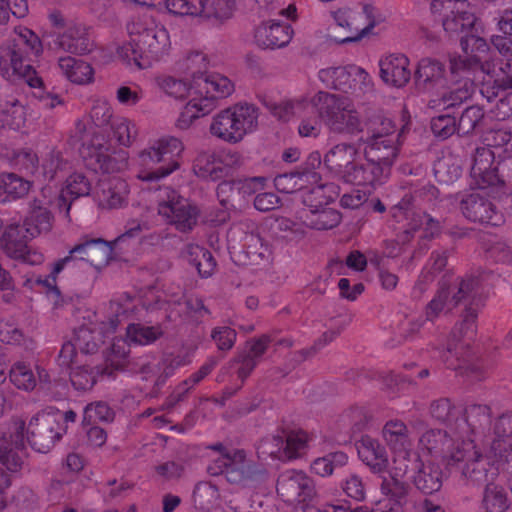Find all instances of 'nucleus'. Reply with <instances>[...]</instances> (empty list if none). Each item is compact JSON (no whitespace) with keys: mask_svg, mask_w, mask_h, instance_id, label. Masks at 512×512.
Instances as JSON below:
<instances>
[{"mask_svg":"<svg viewBox=\"0 0 512 512\" xmlns=\"http://www.w3.org/2000/svg\"><path fill=\"white\" fill-rule=\"evenodd\" d=\"M111 130L116 142L124 147L130 146L137 136L136 124L125 117H116L111 122Z\"/></svg>","mask_w":512,"mask_h":512,"instance_id":"obj_51","label":"nucleus"},{"mask_svg":"<svg viewBox=\"0 0 512 512\" xmlns=\"http://www.w3.org/2000/svg\"><path fill=\"white\" fill-rule=\"evenodd\" d=\"M431 9L442 15L443 28L447 33L463 34V56L450 57V74L455 82L464 80L462 86L448 89L444 65L433 58L421 59L415 72L416 79L443 90L429 100L431 109H449L468 99L472 92L471 74L479 81L480 93L489 102L502 90L512 88V59L497 63L489 61V46L480 36L481 25L475 9L467 0H434Z\"/></svg>","mask_w":512,"mask_h":512,"instance_id":"obj_1","label":"nucleus"},{"mask_svg":"<svg viewBox=\"0 0 512 512\" xmlns=\"http://www.w3.org/2000/svg\"><path fill=\"white\" fill-rule=\"evenodd\" d=\"M316 182V176L313 174H300L299 172L279 175L274 180V185L278 191L283 193L302 192L308 188L307 183Z\"/></svg>","mask_w":512,"mask_h":512,"instance_id":"obj_46","label":"nucleus"},{"mask_svg":"<svg viewBox=\"0 0 512 512\" xmlns=\"http://www.w3.org/2000/svg\"><path fill=\"white\" fill-rule=\"evenodd\" d=\"M433 134L440 139H446L456 131V120L450 114L439 115L431 121Z\"/></svg>","mask_w":512,"mask_h":512,"instance_id":"obj_61","label":"nucleus"},{"mask_svg":"<svg viewBox=\"0 0 512 512\" xmlns=\"http://www.w3.org/2000/svg\"><path fill=\"white\" fill-rule=\"evenodd\" d=\"M308 188L304 189L302 200L309 208L325 206L338 196V188L333 184H324L321 178L317 182L307 183Z\"/></svg>","mask_w":512,"mask_h":512,"instance_id":"obj_39","label":"nucleus"},{"mask_svg":"<svg viewBox=\"0 0 512 512\" xmlns=\"http://www.w3.org/2000/svg\"><path fill=\"white\" fill-rule=\"evenodd\" d=\"M403 494L401 496L394 495L393 491L384 492L381 491L383 494V498L379 500L376 504V511L377 512H403L402 511V502L406 496L407 492V486L404 482V489Z\"/></svg>","mask_w":512,"mask_h":512,"instance_id":"obj_64","label":"nucleus"},{"mask_svg":"<svg viewBox=\"0 0 512 512\" xmlns=\"http://www.w3.org/2000/svg\"><path fill=\"white\" fill-rule=\"evenodd\" d=\"M381 436L390 454L394 455L393 473L397 476H406L410 466L417 460L416 453L411 448L408 427L399 419H389L383 425Z\"/></svg>","mask_w":512,"mask_h":512,"instance_id":"obj_17","label":"nucleus"},{"mask_svg":"<svg viewBox=\"0 0 512 512\" xmlns=\"http://www.w3.org/2000/svg\"><path fill=\"white\" fill-rule=\"evenodd\" d=\"M80 362L81 360L79 359L78 362H74L68 367L71 368L70 380L76 390H89L96 383V378L99 374H111V372H108L107 370L100 371L99 369H88L85 365L73 366L74 364H78Z\"/></svg>","mask_w":512,"mask_h":512,"instance_id":"obj_48","label":"nucleus"},{"mask_svg":"<svg viewBox=\"0 0 512 512\" xmlns=\"http://www.w3.org/2000/svg\"><path fill=\"white\" fill-rule=\"evenodd\" d=\"M59 67L65 77L72 83L85 85L94 80L92 66L81 59L70 56L60 58Z\"/></svg>","mask_w":512,"mask_h":512,"instance_id":"obj_37","label":"nucleus"},{"mask_svg":"<svg viewBox=\"0 0 512 512\" xmlns=\"http://www.w3.org/2000/svg\"><path fill=\"white\" fill-rule=\"evenodd\" d=\"M359 459L369 470L382 477L381 491H393L394 495L401 496L404 489L405 476L393 473L394 455L389 456L386 448L375 438L364 435L356 443Z\"/></svg>","mask_w":512,"mask_h":512,"instance_id":"obj_15","label":"nucleus"},{"mask_svg":"<svg viewBox=\"0 0 512 512\" xmlns=\"http://www.w3.org/2000/svg\"><path fill=\"white\" fill-rule=\"evenodd\" d=\"M416 462L410 466L408 473L413 471V482L417 489L425 494H432L440 490L443 482V473L433 460L423 461L416 453Z\"/></svg>","mask_w":512,"mask_h":512,"instance_id":"obj_30","label":"nucleus"},{"mask_svg":"<svg viewBox=\"0 0 512 512\" xmlns=\"http://www.w3.org/2000/svg\"><path fill=\"white\" fill-rule=\"evenodd\" d=\"M277 228L281 232L286 233V236L293 240H299L306 235L309 224L302 216H296L294 219L282 216L276 219Z\"/></svg>","mask_w":512,"mask_h":512,"instance_id":"obj_55","label":"nucleus"},{"mask_svg":"<svg viewBox=\"0 0 512 512\" xmlns=\"http://www.w3.org/2000/svg\"><path fill=\"white\" fill-rule=\"evenodd\" d=\"M434 173L440 182L452 183L461 175L460 160L452 155L444 156L434 164Z\"/></svg>","mask_w":512,"mask_h":512,"instance_id":"obj_53","label":"nucleus"},{"mask_svg":"<svg viewBox=\"0 0 512 512\" xmlns=\"http://www.w3.org/2000/svg\"><path fill=\"white\" fill-rule=\"evenodd\" d=\"M10 380L19 389L29 391L36 386L32 369L23 362L15 363L10 370Z\"/></svg>","mask_w":512,"mask_h":512,"instance_id":"obj_56","label":"nucleus"},{"mask_svg":"<svg viewBox=\"0 0 512 512\" xmlns=\"http://www.w3.org/2000/svg\"><path fill=\"white\" fill-rule=\"evenodd\" d=\"M293 28L277 19L261 21L254 29V41L263 49H279L287 46L293 38Z\"/></svg>","mask_w":512,"mask_h":512,"instance_id":"obj_28","label":"nucleus"},{"mask_svg":"<svg viewBox=\"0 0 512 512\" xmlns=\"http://www.w3.org/2000/svg\"><path fill=\"white\" fill-rule=\"evenodd\" d=\"M248 349V354L246 358L243 360L242 366L239 369V376L241 378L247 377L249 375V373L253 370V368L256 365L254 359L262 355V353H264L266 349V338L249 342Z\"/></svg>","mask_w":512,"mask_h":512,"instance_id":"obj_59","label":"nucleus"},{"mask_svg":"<svg viewBox=\"0 0 512 512\" xmlns=\"http://www.w3.org/2000/svg\"><path fill=\"white\" fill-rule=\"evenodd\" d=\"M277 493L286 504L299 506L301 512H309L317 496L313 480L297 470H289L279 476Z\"/></svg>","mask_w":512,"mask_h":512,"instance_id":"obj_22","label":"nucleus"},{"mask_svg":"<svg viewBox=\"0 0 512 512\" xmlns=\"http://www.w3.org/2000/svg\"><path fill=\"white\" fill-rule=\"evenodd\" d=\"M113 418V412L103 402L89 404L84 409L83 422L91 424L97 421H109Z\"/></svg>","mask_w":512,"mask_h":512,"instance_id":"obj_63","label":"nucleus"},{"mask_svg":"<svg viewBox=\"0 0 512 512\" xmlns=\"http://www.w3.org/2000/svg\"><path fill=\"white\" fill-rule=\"evenodd\" d=\"M471 184L480 190L502 183L498 174V163L490 148H478L473 157L470 171Z\"/></svg>","mask_w":512,"mask_h":512,"instance_id":"obj_26","label":"nucleus"},{"mask_svg":"<svg viewBox=\"0 0 512 512\" xmlns=\"http://www.w3.org/2000/svg\"><path fill=\"white\" fill-rule=\"evenodd\" d=\"M399 136L390 119L375 122L364 151L369 155V159L375 160L389 172L398 153Z\"/></svg>","mask_w":512,"mask_h":512,"instance_id":"obj_21","label":"nucleus"},{"mask_svg":"<svg viewBox=\"0 0 512 512\" xmlns=\"http://www.w3.org/2000/svg\"><path fill=\"white\" fill-rule=\"evenodd\" d=\"M113 115L111 104L103 98L95 99L86 119L76 123V132L82 140L80 154L86 166L103 175H112L128 167L125 151L110 153V144L96 129L110 123Z\"/></svg>","mask_w":512,"mask_h":512,"instance_id":"obj_5","label":"nucleus"},{"mask_svg":"<svg viewBox=\"0 0 512 512\" xmlns=\"http://www.w3.org/2000/svg\"><path fill=\"white\" fill-rule=\"evenodd\" d=\"M197 0H165L163 8L170 14L198 17Z\"/></svg>","mask_w":512,"mask_h":512,"instance_id":"obj_58","label":"nucleus"},{"mask_svg":"<svg viewBox=\"0 0 512 512\" xmlns=\"http://www.w3.org/2000/svg\"><path fill=\"white\" fill-rule=\"evenodd\" d=\"M112 344L108 349L103 352L105 354L106 361L110 363L114 369H122L124 365L125 357L128 353L127 343L122 339L111 338Z\"/></svg>","mask_w":512,"mask_h":512,"instance_id":"obj_60","label":"nucleus"},{"mask_svg":"<svg viewBox=\"0 0 512 512\" xmlns=\"http://www.w3.org/2000/svg\"><path fill=\"white\" fill-rule=\"evenodd\" d=\"M198 18L215 25H221L230 20L241 0H197Z\"/></svg>","mask_w":512,"mask_h":512,"instance_id":"obj_35","label":"nucleus"},{"mask_svg":"<svg viewBox=\"0 0 512 512\" xmlns=\"http://www.w3.org/2000/svg\"><path fill=\"white\" fill-rule=\"evenodd\" d=\"M185 150L181 139L165 135L151 141L134 158L137 178L142 181H159L177 171Z\"/></svg>","mask_w":512,"mask_h":512,"instance_id":"obj_10","label":"nucleus"},{"mask_svg":"<svg viewBox=\"0 0 512 512\" xmlns=\"http://www.w3.org/2000/svg\"><path fill=\"white\" fill-rule=\"evenodd\" d=\"M380 77L393 87L405 86L411 78L410 61L403 54H389L379 61Z\"/></svg>","mask_w":512,"mask_h":512,"instance_id":"obj_31","label":"nucleus"},{"mask_svg":"<svg viewBox=\"0 0 512 512\" xmlns=\"http://www.w3.org/2000/svg\"><path fill=\"white\" fill-rule=\"evenodd\" d=\"M256 230L257 224L253 220L242 219L233 223L227 233L230 249L235 253H244L253 265L268 261L270 257L268 246L262 242Z\"/></svg>","mask_w":512,"mask_h":512,"instance_id":"obj_20","label":"nucleus"},{"mask_svg":"<svg viewBox=\"0 0 512 512\" xmlns=\"http://www.w3.org/2000/svg\"><path fill=\"white\" fill-rule=\"evenodd\" d=\"M84 319H87V322H84L75 330L70 341L63 344L58 357L60 366L69 367L74 362L79 361L76 349L85 354L97 352L100 346L105 344L104 339H110L115 331L116 324L114 320H111L109 326L106 327L104 323H98L96 313L88 312Z\"/></svg>","mask_w":512,"mask_h":512,"instance_id":"obj_14","label":"nucleus"},{"mask_svg":"<svg viewBox=\"0 0 512 512\" xmlns=\"http://www.w3.org/2000/svg\"><path fill=\"white\" fill-rule=\"evenodd\" d=\"M30 188V181L15 174H2L0 175V202L23 197Z\"/></svg>","mask_w":512,"mask_h":512,"instance_id":"obj_43","label":"nucleus"},{"mask_svg":"<svg viewBox=\"0 0 512 512\" xmlns=\"http://www.w3.org/2000/svg\"><path fill=\"white\" fill-rule=\"evenodd\" d=\"M510 506L505 489L496 484L486 487L483 497V508L486 512H505Z\"/></svg>","mask_w":512,"mask_h":512,"instance_id":"obj_49","label":"nucleus"},{"mask_svg":"<svg viewBox=\"0 0 512 512\" xmlns=\"http://www.w3.org/2000/svg\"><path fill=\"white\" fill-rule=\"evenodd\" d=\"M309 228L317 230H326L336 227L341 220L340 213L330 207L310 208V214L306 215Z\"/></svg>","mask_w":512,"mask_h":512,"instance_id":"obj_44","label":"nucleus"},{"mask_svg":"<svg viewBox=\"0 0 512 512\" xmlns=\"http://www.w3.org/2000/svg\"><path fill=\"white\" fill-rule=\"evenodd\" d=\"M49 207L57 209L55 200L52 197V187L47 185L41 190V199H35L31 210L25 218L26 236L36 238L43 233L51 230L53 225V216Z\"/></svg>","mask_w":512,"mask_h":512,"instance_id":"obj_25","label":"nucleus"},{"mask_svg":"<svg viewBox=\"0 0 512 512\" xmlns=\"http://www.w3.org/2000/svg\"><path fill=\"white\" fill-rule=\"evenodd\" d=\"M420 446L429 452L435 451L439 444L448 447L444 460L447 464V470L457 469L466 477L474 482L486 480L488 469L487 465L499 468L502 462L512 460V436L495 439L490 451L486 455H481L472 440H450L446 434L440 430H429L425 432L420 440Z\"/></svg>","mask_w":512,"mask_h":512,"instance_id":"obj_4","label":"nucleus"},{"mask_svg":"<svg viewBox=\"0 0 512 512\" xmlns=\"http://www.w3.org/2000/svg\"><path fill=\"white\" fill-rule=\"evenodd\" d=\"M216 194L222 208L208 219V222L214 226L226 223L236 212L233 205L234 185L232 182H221L217 187Z\"/></svg>","mask_w":512,"mask_h":512,"instance_id":"obj_41","label":"nucleus"},{"mask_svg":"<svg viewBox=\"0 0 512 512\" xmlns=\"http://www.w3.org/2000/svg\"><path fill=\"white\" fill-rule=\"evenodd\" d=\"M193 501L196 507L210 510L221 502V493L215 481H202L196 484L193 491Z\"/></svg>","mask_w":512,"mask_h":512,"instance_id":"obj_42","label":"nucleus"},{"mask_svg":"<svg viewBox=\"0 0 512 512\" xmlns=\"http://www.w3.org/2000/svg\"><path fill=\"white\" fill-rule=\"evenodd\" d=\"M347 463V454L337 451L314 459L310 465V469L315 475L328 477L333 474L335 468L343 467Z\"/></svg>","mask_w":512,"mask_h":512,"instance_id":"obj_47","label":"nucleus"},{"mask_svg":"<svg viewBox=\"0 0 512 512\" xmlns=\"http://www.w3.org/2000/svg\"><path fill=\"white\" fill-rule=\"evenodd\" d=\"M0 341L10 345H23L27 337L13 321H0Z\"/></svg>","mask_w":512,"mask_h":512,"instance_id":"obj_62","label":"nucleus"},{"mask_svg":"<svg viewBox=\"0 0 512 512\" xmlns=\"http://www.w3.org/2000/svg\"><path fill=\"white\" fill-rule=\"evenodd\" d=\"M129 41L121 45L118 56L129 66L149 69L164 61L172 51L168 29L151 17H138L127 25Z\"/></svg>","mask_w":512,"mask_h":512,"instance_id":"obj_6","label":"nucleus"},{"mask_svg":"<svg viewBox=\"0 0 512 512\" xmlns=\"http://www.w3.org/2000/svg\"><path fill=\"white\" fill-rule=\"evenodd\" d=\"M156 87L165 95L176 100L188 98L191 100L192 81L185 78H177L170 74H159L154 78Z\"/></svg>","mask_w":512,"mask_h":512,"instance_id":"obj_38","label":"nucleus"},{"mask_svg":"<svg viewBox=\"0 0 512 512\" xmlns=\"http://www.w3.org/2000/svg\"><path fill=\"white\" fill-rule=\"evenodd\" d=\"M369 158L365 151L360 152L352 145L337 144L325 155L324 164L346 183L375 188L387 179L389 172Z\"/></svg>","mask_w":512,"mask_h":512,"instance_id":"obj_8","label":"nucleus"},{"mask_svg":"<svg viewBox=\"0 0 512 512\" xmlns=\"http://www.w3.org/2000/svg\"><path fill=\"white\" fill-rule=\"evenodd\" d=\"M461 210L467 219L474 222L497 225L500 220L493 205L479 192L464 196L461 200Z\"/></svg>","mask_w":512,"mask_h":512,"instance_id":"obj_33","label":"nucleus"},{"mask_svg":"<svg viewBox=\"0 0 512 512\" xmlns=\"http://www.w3.org/2000/svg\"><path fill=\"white\" fill-rule=\"evenodd\" d=\"M234 84L224 75L212 73L195 77L192 81V99L187 100L175 120L179 130H188L194 122L209 115L216 107L218 99L230 96Z\"/></svg>","mask_w":512,"mask_h":512,"instance_id":"obj_9","label":"nucleus"},{"mask_svg":"<svg viewBox=\"0 0 512 512\" xmlns=\"http://www.w3.org/2000/svg\"><path fill=\"white\" fill-rule=\"evenodd\" d=\"M410 201L403 199L393 207L392 215L398 223L408 221L407 233L411 231L420 232L424 238L434 237L439 232V223L427 214L416 213L409 208Z\"/></svg>","mask_w":512,"mask_h":512,"instance_id":"obj_29","label":"nucleus"},{"mask_svg":"<svg viewBox=\"0 0 512 512\" xmlns=\"http://www.w3.org/2000/svg\"><path fill=\"white\" fill-rule=\"evenodd\" d=\"M91 192V183L82 173L71 174L64 182L61 190L56 194L52 191V197L59 211L69 213L71 203L80 197L88 196Z\"/></svg>","mask_w":512,"mask_h":512,"instance_id":"obj_32","label":"nucleus"},{"mask_svg":"<svg viewBox=\"0 0 512 512\" xmlns=\"http://www.w3.org/2000/svg\"><path fill=\"white\" fill-rule=\"evenodd\" d=\"M33 238L26 236V222L21 226L19 222L8 224L2 234L1 244L5 252L14 259L21 260L29 265H39L44 261V255L27 245Z\"/></svg>","mask_w":512,"mask_h":512,"instance_id":"obj_23","label":"nucleus"},{"mask_svg":"<svg viewBox=\"0 0 512 512\" xmlns=\"http://www.w3.org/2000/svg\"><path fill=\"white\" fill-rule=\"evenodd\" d=\"M284 436L282 432L265 438L258 446V454L260 457H271L273 459H283Z\"/></svg>","mask_w":512,"mask_h":512,"instance_id":"obj_57","label":"nucleus"},{"mask_svg":"<svg viewBox=\"0 0 512 512\" xmlns=\"http://www.w3.org/2000/svg\"><path fill=\"white\" fill-rule=\"evenodd\" d=\"M128 195V183L122 178H102L93 192V199L100 209L114 210L127 204Z\"/></svg>","mask_w":512,"mask_h":512,"instance_id":"obj_27","label":"nucleus"},{"mask_svg":"<svg viewBox=\"0 0 512 512\" xmlns=\"http://www.w3.org/2000/svg\"><path fill=\"white\" fill-rule=\"evenodd\" d=\"M207 470L211 475L224 474L227 481L240 485H249L265 474V470L245 451L222 445L210 448Z\"/></svg>","mask_w":512,"mask_h":512,"instance_id":"obj_12","label":"nucleus"},{"mask_svg":"<svg viewBox=\"0 0 512 512\" xmlns=\"http://www.w3.org/2000/svg\"><path fill=\"white\" fill-rule=\"evenodd\" d=\"M284 436L283 459L290 460L301 456L307 448L310 436L303 430L282 431Z\"/></svg>","mask_w":512,"mask_h":512,"instance_id":"obj_45","label":"nucleus"},{"mask_svg":"<svg viewBox=\"0 0 512 512\" xmlns=\"http://www.w3.org/2000/svg\"><path fill=\"white\" fill-rule=\"evenodd\" d=\"M17 38L12 45L3 48L0 54V73L9 80L24 79L30 88L35 89L34 97L44 108L54 109L63 105V100L58 94L45 90L43 79L32 68L25 64L22 53L27 57H37L42 50L41 42L37 35L27 28H20L16 31Z\"/></svg>","mask_w":512,"mask_h":512,"instance_id":"obj_7","label":"nucleus"},{"mask_svg":"<svg viewBox=\"0 0 512 512\" xmlns=\"http://www.w3.org/2000/svg\"><path fill=\"white\" fill-rule=\"evenodd\" d=\"M76 259L75 255L65 256L64 258L59 259L53 265L51 274L46 279L36 278V279H27L25 284L29 287H33L34 284L42 286L45 289V293L48 301L54 305L58 306L61 300L60 292L55 286L56 276L64 269V267L72 260Z\"/></svg>","mask_w":512,"mask_h":512,"instance_id":"obj_40","label":"nucleus"},{"mask_svg":"<svg viewBox=\"0 0 512 512\" xmlns=\"http://www.w3.org/2000/svg\"><path fill=\"white\" fill-rule=\"evenodd\" d=\"M113 249L111 244L101 239H94L75 246L70 250V254L75 255L76 259L87 261L92 266L101 268L112 258Z\"/></svg>","mask_w":512,"mask_h":512,"instance_id":"obj_34","label":"nucleus"},{"mask_svg":"<svg viewBox=\"0 0 512 512\" xmlns=\"http://www.w3.org/2000/svg\"><path fill=\"white\" fill-rule=\"evenodd\" d=\"M72 410L61 412L47 407L30 417L28 423L12 420L0 434V462L11 471H17L22 459L17 450L29 443L38 452L46 453L66 434L68 425L76 420Z\"/></svg>","mask_w":512,"mask_h":512,"instance_id":"obj_3","label":"nucleus"},{"mask_svg":"<svg viewBox=\"0 0 512 512\" xmlns=\"http://www.w3.org/2000/svg\"><path fill=\"white\" fill-rule=\"evenodd\" d=\"M14 165L31 176L34 182L41 183L52 180L64 164L59 154L52 152L39 165L37 155L30 149H23L16 153Z\"/></svg>","mask_w":512,"mask_h":512,"instance_id":"obj_24","label":"nucleus"},{"mask_svg":"<svg viewBox=\"0 0 512 512\" xmlns=\"http://www.w3.org/2000/svg\"><path fill=\"white\" fill-rule=\"evenodd\" d=\"M181 258L192 265L202 277L211 276L216 267L211 253L196 244H187L181 252Z\"/></svg>","mask_w":512,"mask_h":512,"instance_id":"obj_36","label":"nucleus"},{"mask_svg":"<svg viewBox=\"0 0 512 512\" xmlns=\"http://www.w3.org/2000/svg\"><path fill=\"white\" fill-rule=\"evenodd\" d=\"M260 117L261 111L255 104L238 102L215 113L208 130L215 139L238 144L259 129Z\"/></svg>","mask_w":512,"mask_h":512,"instance_id":"obj_11","label":"nucleus"},{"mask_svg":"<svg viewBox=\"0 0 512 512\" xmlns=\"http://www.w3.org/2000/svg\"><path fill=\"white\" fill-rule=\"evenodd\" d=\"M162 334L159 327L145 326L139 323L130 324L127 327V341L137 345H149L157 340Z\"/></svg>","mask_w":512,"mask_h":512,"instance_id":"obj_50","label":"nucleus"},{"mask_svg":"<svg viewBox=\"0 0 512 512\" xmlns=\"http://www.w3.org/2000/svg\"><path fill=\"white\" fill-rule=\"evenodd\" d=\"M158 213L181 232L192 230L199 218V208L176 190L163 188L159 192Z\"/></svg>","mask_w":512,"mask_h":512,"instance_id":"obj_18","label":"nucleus"},{"mask_svg":"<svg viewBox=\"0 0 512 512\" xmlns=\"http://www.w3.org/2000/svg\"><path fill=\"white\" fill-rule=\"evenodd\" d=\"M318 79L327 89L341 91L340 97L355 101L369 92L372 82L369 74L359 66H337L322 68L318 72Z\"/></svg>","mask_w":512,"mask_h":512,"instance_id":"obj_16","label":"nucleus"},{"mask_svg":"<svg viewBox=\"0 0 512 512\" xmlns=\"http://www.w3.org/2000/svg\"><path fill=\"white\" fill-rule=\"evenodd\" d=\"M26 108L18 101L8 104L2 111L1 123L13 130H20L26 123Z\"/></svg>","mask_w":512,"mask_h":512,"instance_id":"obj_54","label":"nucleus"},{"mask_svg":"<svg viewBox=\"0 0 512 512\" xmlns=\"http://www.w3.org/2000/svg\"><path fill=\"white\" fill-rule=\"evenodd\" d=\"M242 162V155L239 152L220 148L200 152L194 159L192 169L202 180L217 181L231 175Z\"/></svg>","mask_w":512,"mask_h":512,"instance_id":"obj_19","label":"nucleus"},{"mask_svg":"<svg viewBox=\"0 0 512 512\" xmlns=\"http://www.w3.org/2000/svg\"><path fill=\"white\" fill-rule=\"evenodd\" d=\"M270 110L284 122L300 116L297 132L302 138H318L322 124L337 133H354L361 126L352 100L322 90H308L281 100Z\"/></svg>","mask_w":512,"mask_h":512,"instance_id":"obj_2","label":"nucleus"},{"mask_svg":"<svg viewBox=\"0 0 512 512\" xmlns=\"http://www.w3.org/2000/svg\"><path fill=\"white\" fill-rule=\"evenodd\" d=\"M329 15L334 25L348 34L342 43L362 40L373 34L374 29L385 21L382 12L368 2L343 3L333 7Z\"/></svg>","mask_w":512,"mask_h":512,"instance_id":"obj_13","label":"nucleus"},{"mask_svg":"<svg viewBox=\"0 0 512 512\" xmlns=\"http://www.w3.org/2000/svg\"><path fill=\"white\" fill-rule=\"evenodd\" d=\"M182 68L190 76V81L195 77L207 75V70L211 66L209 57L201 51H192L188 53L181 62Z\"/></svg>","mask_w":512,"mask_h":512,"instance_id":"obj_52","label":"nucleus"}]
</instances>
